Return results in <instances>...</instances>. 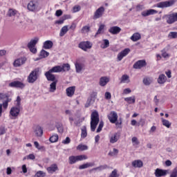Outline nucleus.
Wrapping results in <instances>:
<instances>
[{"mask_svg": "<svg viewBox=\"0 0 177 177\" xmlns=\"http://www.w3.org/2000/svg\"><path fill=\"white\" fill-rule=\"evenodd\" d=\"M35 177H45V173L42 171H39L35 174Z\"/></svg>", "mask_w": 177, "mask_h": 177, "instance_id": "nucleus-55", "label": "nucleus"}, {"mask_svg": "<svg viewBox=\"0 0 177 177\" xmlns=\"http://www.w3.org/2000/svg\"><path fill=\"white\" fill-rule=\"evenodd\" d=\"M79 48L82 49V50H84V52H86L88 49H91L92 48V44L90 41H81L79 44Z\"/></svg>", "mask_w": 177, "mask_h": 177, "instance_id": "nucleus-10", "label": "nucleus"}, {"mask_svg": "<svg viewBox=\"0 0 177 177\" xmlns=\"http://www.w3.org/2000/svg\"><path fill=\"white\" fill-rule=\"evenodd\" d=\"M53 47V42L50 40H47L44 43V49H51Z\"/></svg>", "mask_w": 177, "mask_h": 177, "instance_id": "nucleus-32", "label": "nucleus"}, {"mask_svg": "<svg viewBox=\"0 0 177 177\" xmlns=\"http://www.w3.org/2000/svg\"><path fill=\"white\" fill-rule=\"evenodd\" d=\"M73 13H77V12H80L81 10V6H75L73 8Z\"/></svg>", "mask_w": 177, "mask_h": 177, "instance_id": "nucleus-57", "label": "nucleus"}, {"mask_svg": "<svg viewBox=\"0 0 177 177\" xmlns=\"http://www.w3.org/2000/svg\"><path fill=\"white\" fill-rule=\"evenodd\" d=\"M39 78V68H35L30 72L27 78L28 84H34Z\"/></svg>", "mask_w": 177, "mask_h": 177, "instance_id": "nucleus-2", "label": "nucleus"}, {"mask_svg": "<svg viewBox=\"0 0 177 177\" xmlns=\"http://www.w3.org/2000/svg\"><path fill=\"white\" fill-rule=\"evenodd\" d=\"M70 142H71V140L68 137H66L65 140H62L63 145H68Z\"/></svg>", "mask_w": 177, "mask_h": 177, "instance_id": "nucleus-59", "label": "nucleus"}, {"mask_svg": "<svg viewBox=\"0 0 177 177\" xmlns=\"http://www.w3.org/2000/svg\"><path fill=\"white\" fill-rule=\"evenodd\" d=\"M82 133H81V138L85 139L88 136V131H86V127L84 126L81 129Z\"/></svg>", "mask_w": 177, "mask_h": 177, "instance_id": "nucleus-36", "label": "nucleus"}, {"mask_svg": "<svg viewBox=\"0 0 177 177\" xmlns=\"http://www.w3.org/2000/svg\"><path fill=\"white\" fill-rule=\"evenodd\" d=\"M99 121V113L96 111H93L91 116V129L92 132H95L96 130V127H97Z\"/></svg>", "mask_w": 177, "mask_h": 177, "instance_id": "nucleus-1", "label": "nucleus"}, {"mask_svg": "<svg viewBox=\"0 0 177 177\" xmlns=\"http://www.w3.org/2000/svg\"><path fill=\"white\" fill-rule=\"evenodd\" d=\"M59 167H57V165L56 164L51 165L50 167L47 168L48 174H53L56 172V171H57Z\"/></svg>", "mask_w": 177, "mask_h": 177, "instance_id": "nucleus-27", "label": "nucleus"}, {"mask_svg": "<svg viewBox=\"0 0 177 177\" xmlns=\"http://www.w3.org/2000/svg\"><path fill=\"white\" fill-rule=\"evenodd\" d=\"M144 85H146L147 86H149L151 82H153V80L150 77H145L142 81Z\"/></svg>", "mask_w": 177, "mask_h": 177, "instance_id": "nucleus-42", "label": "nucleus"}, {"mask_svg": "<svg viewBox=\"0 0 177 177\" xmlns=\"http://www.w3.org/2000/svg\"><path fill=\"white\" fill-rule=\"evenodd\" d=\"M175 3V0H169L166 1H161L158 3L156 6L157 8H160L161 9H164V8H169L172 6Z\"/></svg>", "mask_w": 177, "mask_h": 177, "instance_id": "nucleus-6", "label": "nucleus"}, {"mask_svg": "<svg viewBox=\"0 0 177 177\" xmlns=\"http://www.w3.org/2000/svg\"><path fill=\"white\" fill-rule=\"evenodd\" d=\"M77 150H80V151H84L85 150H88V146L86 145H84L82 144H80L77 147Z\"/></svg>", "mask_w": 177, "mask_h": 177, "instance_id": "nucleus-46", "label": "nucleus"}, {"mask_svg": "<svg viewBox=\"0 0 177 177\" xmlns=\"http://www.w3.org/2000/svg\"><path fill=\"white\" fill-rule=\"evenodd\" d=\"M118 139H120V136L118 134V133H114L110 137L109 142L111 144L117 143V142H118Z\"/></svg>", "mask_w": 177, "mask_h": 177, "instance_id": "nucleus-26", "label": "nucleus"}, {"mask_svg": "<svg viewBox=\"0 0 177 177\" xmlns=\"http://www.w3.org/2000/svg\"><path fill=\"white\" fill-rule=\"evenodd\" d=\"M3 102V109H8L9 102H12V98L9 97V95L5 93H0V102Z\"/></svg>", "mask_w": 177, "mask_h": 177, "instance_id": "nucleus-5", "label": "nucleus"}, {"mask_svg": "<svg viewBox=\"0 0 177 177\" xmlns=\"http://www.w3.org/2000/svg\"><path fill=\"white\" fill-rule=\"evenodd\" d=\"M49 140L51 143H56L59 140V136L57 134L53 135L49 138Z\"/></svg>", "mask_w": 177, "mask_h": 177, "instance_id": "nucleus-44", "label": "nucleus"}, {"mask_svg": "<svg viewBox=\"0 0 177 177\" xmlns=\"http://www.w3.org/2000/svg\"><path fill=\"white\" fill-rule=\"evenodd\" d=\"M104 30V25H103V24L100 25L95 35H99V34H102V32H103Z\"/></svg>", "mask_w": 177, "mask_h": 177, "instance_id": "nucleus-53", "label": "nucleus"}, {"mask_svg": "<svg viewBox=\"0 0 177 177\" xmlns=\"http://www.w3.org/2000/svg\"><path fill=\"white\" fill-rule=\"evenodd\" d=\"M56 85H57V80L53 82L50 84V92H55L56 91Z\"/></svg>", "mask_w": 177, "mask_h": 177, "instance_id": "nucleus-41", "label": "nucleus"}, {"mask_svg": "<svg viewBox=\"0 0 177 177\" xmlns=\"http://www.w3.org/2000/svg\"><path fill=\"white\" fill-rule=\"evenodd\" d=\"M131 52V49L129 48H125L124 50H122L120 53L118 54V62H121L125 56H127V55Z\"/></svg>", "mask_w": 177, "mask_h": 177, "instance_id": "nucleus-14", "label": "nucleus"}, {"mask_svg": "<svg viewBox=\"0 0 177 177\" xmlns=\"http://www.w3.org/2000/svg\"><path fill=\"white\" fill-rule=\"evenodd\" d=\"M19 114H20V109L19 107L12 106L10 110V115H11L12 120L19 117Z\"/></svg>", "mask_w": 177, "mask_h": 177, "instance_id": "nucleus-8", "label": "nucleus"}, {"mask_svg": "<svg viewBox=\"0 0 177 177\" xmlns=\"http://www.w3.org/2000/svg\"><path fill=\"white\" fill-rule=\"evenodd\" d=\"M68 32V26H64L62 28L60 32H59V37H64L66 34Z\"/></svg>", "mask_w": 177, "mask_h": 177, "instance_id": "nucleus-34", "label": "nucleus"}, {"mask_svg": "<svg viewBox=\"0 0 177 177\" xmlns=\"http://www.w3.org/2000/svg\"><path fill=\"white\" fill-rule=\"evenodd\" d=\"M34 145H35V147H36L37 150H41V151H45L46 150L44 146L39 145V143L37 141L34 142Z\"/></svg>", "mask_w": 177, "mask_h": 177, "instance_id": "nucleus-40", "label": "nucleus"}, {"mask_svg": "<svg viewBox=\"0 0 177 177\" xmlns=\"http://www.w3.org/2000/svg\"><path fill=\"white\" fill-rule=\"evenodd\" d=\"M157 82H158V84H160V85L165 84V82H167V76H165V75H164V74L160 75L157 80Z\"/></svg>", "mask_w": 177, "mask_h": 177, "instance_id": "nucleus-28", "label": "nucleus"}, {"mask_svg": "<svg viewBox=\"0 0 177 177\" xmlns=\"http://www.w3.org/2000/svg\"><path fill=\"white\" fill-rule=\"evenodd\" d=\"M26 62H27V58L21 57V58L16 59L14 62L13 66H14V67H20V66H23V64H25Z\"/></svg>", "mask_w": 177, "mask_h": 177, "instance_id": "nucleus-17", "label": "nucleus"}, {"mask_svg": "<svg viewBox=\"0 0 177 177\" xmlns=\"http://www.w3.org/2000/svg\"><path fill=\"white\" fill-rule=\"evenodd\" d=\"M91 104H92V98H88L85 104V107H89V106H91Z\"/></svg>", "mask_w": 177, "mask_h": 177, "instance_id": "nucleus-61", "label": "nucleus"}, {"mask_svg": "<svg viewBox=\"0 0 177 177\" xmlns=\"http://www.w3.org/2000/svg\"><path fill=\"white\" fill-rule=\"evenodd\" d=\"M147 66V63H146V60L145 59H141L137 61L134 64H133V68L136 69H140L142 68V67H146Z\"/></svg>", "mask_w": 177, "mask_h": 177, "instance_id": "nucleus-15", "label": "nucleus"}, {"mask_svg": "<svg viewBox=\"0 0 177 177\" xmlns=\"http://www.w3.org/2000/svg\"><path fill=\"white\" fill-rule=\"evenodd\" d=\"M39 41V37H35L33 39H31L30 41L28 44V47H34L38 44Z\"/></svg>", "mask_w": 177, "mask_h": 177, "instance_id": "nucleus-33", "label": "nucleus"}, {"mask_svg": "<svg viewBox=\"0 0 177 177\" xmlns=\"http://www.w3.org/2000/svg\"><path fill=\"white\" fill-rule=\"evenodd\" d=\"M170 177H177V167L172 170Z\"/></svg>", "mask_w": 177, "mask_h": 177, "instance_id": "nucleus-56", "label": "nucleus"}, {"mask_svg": "<svg viewBox=\"0 0 177 177\" xmlns=\"http://www.w3.org/2000/svg\"><path fill=\"white\" fill-rule=\"evenodd\" d=\"M33 132L35 133V136L37 138H41L42 135H44V130L42 129V127L39 125H36L33 127Z\"/></svg>", "mask_w": 177, "mask_h": 177, "instance_id": "nucleus-11", "label": "nucleus"}, {"mask_svg": "<svg viewBox=\"0 0 177 177\" xmlns=\"http://www.w3.org/2000/svg\"><path fill=\"white\" fill-rule=\"evenodd\" d=\"M107 168H109V166L107 165H103L91 169L90 170V172H93V171H103L104 169H107Z\"/></svg>", "mask_w": 177, "mask_h": 177, "instance_id": "nucleus-31", "label": "nucleus"}, {"mask_svg": "<svg viewBox=\"0 0 177 177\" xmlns=\"http://www.w3.org/2000/svg\"><path fill=\"white\" fill-rule=\"evenodd\" d=\"M49 56V53L45 50H41L40 51L39 57L40 59H45V57H48Z\"/></svg>", "mask_w": 177, "mask_h": 177, "instance_id": "nucleus-39", "label": "nucleus"}, {"mask_svg": "<svg viewBox=\"0 0 177 177\" xmlns=\"http://www.w3.org/2000/svg\"><path fill=\"white\" fill-rule=\"evenodd\" d=\"M105 99H106L107 100H109V99H111V93H110V92L105 93Z\"/></svg>", "mask_w": 177, "mask_h": 177, "instance_id": "nucleus-62", "label": "nucleus"}, {"mask_svg": "<svg viewBox=\"0 0 177 177\" xmlns=\"http://www.w3.org/2000/svg\"><path fill=\"white\" fill-rule=\"evenodd\" d=\"M131 52V49L129 48H125L124 50H122L120 53L118 54V62H121L125 56H127V55Z\"/></svg>", "mask_w": 177, "mask_h": 177, "instance_id": "nucleus-13", "label": "nucleus"}, {"mask_svg": "<svg viewBox=\"0 0 177 177\" xmlns=\"http://www.w3.org/2000/svg\"><path fill=\"white\" fill-rule=\"evenodd\" d=\"M162 57L167 58V57H169V54L167 53V52H165V49L162 50Z\"/></svg>", "mask_w": 177, "mask_h": 177, "instance_id": "nucleus-58", "label": "nucleus"}, {"mask_svg": "<svg viewBox=\"0 0 177 177\" xmlns=\"http://www.w3.org/2000/svg\"><path fill=\"white\" fill-rule=\"evenodd\" d=\"M108 31L113 35H117V34H120V32H121V28L119 26H112L108 30Z\"/></svg>", "mask_w": 177, "mask_h": 177, "instance_id": "nucleus-21", "label": "nucleus"}, {"mask_svg": "<svg viewBox=\"0 0 177 177\" xmlns=\"http://www.w3.org/2000/svg\"><path fill=\"white\" fill-rule=\"evenodd\" d=\"M131 165L133 168H142L143 167V161L140 160H133L131 162Z\"/></svg>", "mask_w": 177, "mask_h": 177, "instance_id": "nucleus-25", "label": "nucleus"}, {"mask_svg": "<svg viewBox=\"0 0 177 177\" xmlns=\"http://www.w3.org/2000/svg\"><path fill=\"white\" fill-rule=\"evenodd\" d=\"M104 7L101 6L98 9L96 10V11L94 13L93 19L96 20L97 19H100L103 15H104Z\"/></svg>", "mask_w": 177, "mask_h": 177, "instance_id": "nucleus-9", "label": "nucleus"}, {"mask_svg": "<svg viewBox=\"0 0 177 177\" xmlns=\"http://www.w3.org/2000/svg\"><path fill=\"white\" fill-rule=\"evenodd\" d=\"M107 118L111 124H115L118 120V114L115 111H111Z\"/></svg>", "mask_w": 177, "mask_h": 177, "instance_id": "nucleus-7", "label": "nucleus"}, {"mask_svg": "<svg viewBox=\"0 0 177 177\" xmlns=\"http://www.w3.org/2000/svg\"><path fill=\"white\" fill-rule=\"evenodd\" d=\"M56 128L59 133H63V124L62 123H58L56 124Z\"/></svg>", "mask_w": 177, "mask_h": 177, "instance_id": "nucleus-51", "label": "nucleus"}, {"mask_svg": "<svg viewBox=\"0 0 177 177\" xmlns=\"http://www.w3.org/2000/svg\"><path fill=\"white\" fill-rule=\"evenodd\" d=\"M168 38L175 39L177 38V32H170L168 35Z\"/></svg>", "mask_w": 177, "mask_h": 177, "instance_id": "nucleus-52", "label": "nucleus"}, {"mask_svg": "<svg viewBox=\"0 0 177 177\" xmlns=\"http://www.w3.org/2000/svg\"><path fill=\"white\" fill-rule=\"evenodd\" d=\"M92 167H95V162H86L79 166V169H86V168H91Z\"/></svg>", "mask_w": 177, "mask_h": 177, "instance_id": "nucleus-30", "label": "nucleus"}, {"mask_svg": "<svg viewBox=\"0 0 177 177\" xmlns=\"http://www.w3.org/2000/svg\"><path fill=\"white\" fill-rule=\"evenodd\" d=\"M70 64H64L62 66H53L49 71L53 73H66V71H70Z\"/></svg>", "mask_w": 177, "mask_h": 177, "instance_id": "nucleus-3", "label": "nucleus"}, {"mask_svg": "<svg viewBox=\"0 0 177 177\" xmlns=\"http://www.w3.org/2000/svg\"><path fill=\"white\" fill-rule=\"evenodd\" d=\"M104 126V123L103 122V121H101L99 124V126L97 129V133H99V132H100L102 131V129H103V127Z\"/></svg>", "mask_w": 177, "mask_h": 177, "instance_id": "nucleus-54", "label": "nucleus"}, {"mask_svg": "<svg viewBox=\"0 0 177 177\" xmlns=\"http://www.w3.org/2000/svg\"><path fill=\"white\" fill-rule=\"evenodd\" d=\"M104 45L101 46L102 49H106V48H109L110 46V41L107 39H104Z\"/></svg>", "mask_w": 177, "mask_h": 177, "instance_id": "nucleus-48", "label": "nucleus"}, {"mask_svg": "<svg viewBox=\"0 0 177 177\" xmlns=\"http://www.w3.org/2000/svg\"><path fill=\"white\" fill-rule=\"evenodd\" d=\"M132 143H135L136 145H139V140H138V138L133 137L131 139Z\"/></svg>", "mask_w": 177, "mask_h": 177, "instance_id": "nucleus-63", "label": "nucleus"}, {"mask_svg": "<svg viewBox=\"0 0 177 177\" xmlns=\"http://www.w3.org/2000/svg\"><path fill=\"white\" fill-rule=\"evenodd\" d=\"M28 49H30V52H32V53H37V48H35V46L33 47H28Z\"/></svg>", "mask_w": 177, "mask_h": 177, "instance_id": "nucleus-64", "label": "nucleus"}, {"mask_svg": "<svg viewBox=\"0 0 177 177\" xmlns=\"http://www.w3.org/2000/svg\"><path fill=\"white\" fill-rule=\"evenodd\" d=\"M9 86L11 88H20L21 89H23L26 86L24 84L19 81H15L9 84Z\"/></svg>", "mask_w": 177, "mask_h": 177, "instance_id": "nucleus-20", "label": "nucleus"}, {"mask_svg": "<svg viewBox=\"0 0 177 177\" xmlns=\"http://www.w3.org/2000/svg\"><path fill=\"white\" fill-rule=\"evenodd\" d=\"M66 96L68 97H73L74 96V93H75V86H70L66 88Z\"/></svg>", "mask_w": 177, "mask_h": 177, "instance_id": "nucleus-23", "label": "nucleus"}, {"mask_svg": "<svg viewBox=\"0 0 177 177\" xmlns=\"http://www.w3.org/2000/svg\"><path fill=\"white\" fill-rule=\"evenodd\" d=\"M162 120V125H164V127H166V128H170L171 127V122H169L167 120H165L164 118H161Z\"/></svg>", "mask_w": 177, "mask_h": 177, "instance_id": "nucleus-47", "label": "nucleus"}, {"mask_svg": "<svg viewBox=\"0 0 177 177\" xmlns=\"http://www.w3.org/2000/svg\"><path fill=\"white\" fill-rule=\"evenodd\" d=\"M157 13H158V11L153 10V9H149V10L142 11L141 12V15L143 17H147V16H151V15H156Z\"/></svg>", "mask_w": 177, "mask_h": 177, "instance_id": "nucleus-18", "label": "nucleus"}, {"mask_svg": "<svg viewBox=\"0 0 177 177\" xmlns=\"http://www.w3.org/2000/svg\"><path fill=\"white\" fill-rule=\"evenodd\" d=\"M166 175L167 170H162L161 169H156L155 170V176L156 177L166 176Z\"/></svg>", "mask_w": 177, "mask_h": 177, "instance_id": "nucleus-24", "label": "nucleus"}, {"mask_svg": "<svg viewBox=\"0 0 177 177\" xmlns=\"http://www.w3.org/2000/svg\"><path fill=\"white\" fill-rule=\"evenodd\" d=\"M120 82L122 84H129V82H130L129 76H128V75H123L121 77Z\"/></svg>", "mask_w": 177, "mask_h": 177, "instance_id": "nucleus-37", "label": "nucleus"}, {"mask_svg": "<svg viewBox=\"0 0 177 177\" xmlns=\"http://www.w3.org/2000/svg\"><path fill=\"white\" fill-rule=\"evenodd\" d=\"M109 177H120V174H118V170L117 169H114L111 173L109 174Z\"/></svg>", "mask_w": 177, "mask_h": 177, "instance_id": "nucleus-45", "label": "nucleus"}, {"mask_svg": "<svg viewBox=\"0 0 177 177\" xmlns=\"http://www.w3.org/2000/svg\"><path fill=\"white\" fill-rule=\"evenodd\" d=\"M109 82H110V78L107 76L101 77L100 78L99 84L100 86H106Z\"/></svg>", "mask_w": 177, "mask_h": 177, "instance_id": "nucleus-22", "label": "nucleus"}, {"mask_svg": "<svg viewBox=\"0 0 177 177\" xmlns=\"http://www.w3.org/2000/svg\"><path fill=\"white\" fill-rule=\"evenodd\" d=\"M117 154H118V149L115 148H113V151H110L108 153L111 157H114L115 156H117Z\"/></svg>", "mask_w": 177, "mask_h": 177, "instance_id": "nucleus-49", "label": "nucleus"}, {"mask_svg": "<svg viewBox=\"0 0 177 177\" xmlns=\"http://www.w3.org/2000/svg\"><path fill=\"white\" fill-rule=\"evenodd\" d=\"M75 67L76 73L77 74H80V73H82V71L85 70V65L78 62H75Z\"/></svg>", "mask_w": 177, "mask_h": 177, "instance_id": "nucleus-19", "label": "nucleus"}, {"mask_svg": "<svg viewBox=\"0 0 177 177\" xmlns=\"http://www.w3.org/2000/svg\"><path fill=\"white\" fill-rule=\"evenodd\" d=\"M125 102H127L129 104H133L136 100L135 96L128 97L124 98Z\"/></svg>", "mask_w": 177, "mask_h": 177, "instance_id": "nucleus-38", "label": "nucleus"}, {"mask_svg": "<svg viewBox=\"0 0 177 177\" xmlns=\"http://www.w3.org/2000/svg\"><path fill=\"white\" fill-rule=\"evenodd\" d=\"M167 23L168 24H172L177 21V12H174L172 14L167 15Z\"/></svg>", "mask_w": 177, "mask_h": 177, "instance_id": "nucleus-12", "label": "nucleus"}, {"mask_svg": "<svg viewBox=\"0 0 177 177\" xmlns=\"http://www.w3.org/2000/svg\"><path fill=\"white\" fill-rule=\"evenodd\" d=\"M142 37L140 36V34L139 32L134 33L131 37V41H133V42H136V41H139Z\"/></svg>", "mask_w": 177, "mask_h": 177, "instance_id": "nucleus-35", "label": "nucleus"}, {"mask_svg": "<svg viewBox=\"0 0 177 177\" xmlns=\"http://www.w3.org/2000/svg\"><path fill=\"white\" fill-rule=\"evenodd\" d=\"M28 10H30V12H34L35 9H37V4L34 2V1H30L28 4Z\"/></svg>", "mask_w": 177, "mask_h": 177, "instance_id": "nucleus-29", "label": "nucleus"}, {"mask_svg": "<svg viewBox=\"0 0 177 177\" xmlns=\"http://www.w3.org/2000/svg\"><path fill=\"white\" fill-rule=\"evenodd\" d=\"M44 75L48 81H51V82H55V81H57L56 80V76L53 74L50 71H48L44 73Z\"/></svg>", "mask_w": 177, "mask_h": 177, "instance_id": "nucleus-16", "label": "nucleus"}, {"mask_svg": "<svg viewBox=\"0 0 177 177\" xmlns=\"http://www.w3.org/2000/svg\"><path fill=\"white\" fill-rule=\"evenodd\" d=\"M84 160H88L86 155H79V156H71L68 158V162L71 165L78 162V161H84Z\"/></svg>", "mask_w": 177, "mask_h": 177, "instance_id": "nucleus-4", "label": "nucleus"}, {"mask_svg": "<svg viewBox=\"0 0 177 177\" xmlns=\"http://www.w3.org/2000/svg\"><path fill=\"white\" fill-rule=\"evenodd\" d=\"M16 13H17V11L16 10L10 8L7 13V16H8V17H12V16H16Z\"/></svg>", "mask_w": 177, "mask_h": 177, "instance_id": "nucleus-43", "label": "nucleus"}, {"mask_svg": "<svg viewBox=\"0 0 177 177\" xmlns=\"http://www.w3.org/2000/svg\"><path fill=\"white\" fill-rule=\"evenodd\" d=\"M89 31H91V27L89 26H83L81 30V32L82 34H85V32H89Z\"/></svg>", "mask_w": 177, "mask_h": 177, "instance_id": "nucleus-50", "label": "nucleus"}, {"mask_svg": "<svg viewBox=\"0 0 177 177\" xmlns=\"http://www.w3.org/2000/svg\"><path fill=\"white\" fill-rule=\"evenodd\" d=\"M117 128H121V125L122 124V119L120 118L119 122H115Z\"/></svg>", "mask_w": 177, "mask_h": 177, "instance_id": "nucleus-60", "label": "nucleus"}]
</instances>
